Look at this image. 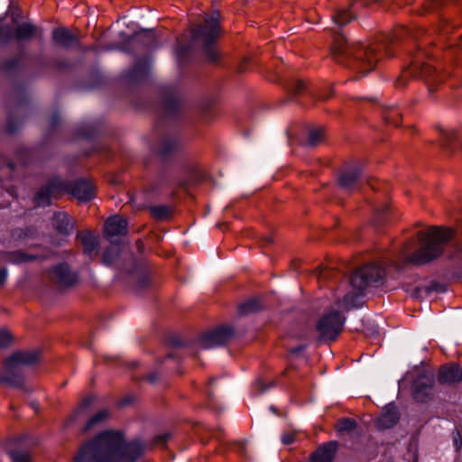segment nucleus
Instances as JSON below:
<instances>
[{"label": "nucleus", "instance_id": "nucleus-50", "mask_svg": "<svg viewBox=\"0 0 462 462\" xmlns=\"http://www.w3.org/2000/svg\"><path fill=\"white\" fill-rule=\"evenodd\" d=\"M457 257H459L462 260V245H457ZM452 257H456V256L452 255Z\"/></svg>", "mask_w": 462, "mask_h": 462}, {"label": "nucleus", "instance_id": "nucleus-43", "mask_svg": "<svg viewBox=\"0 0 462 462\" xmlns=\"http://www.w3.org/2000/svg\"><path fill=\"white\" fill-rule=\"evenodd\" d=\"M315 274L318 276V277H322L324 279H328L330 278L331 276V272L330 271H328V270H325V269H321V268H317L315 270Z\"/></svg>", "mask_w": 462, "mask_h": 462}, {"label": "nucleus", "instance_id": "nucleus-6", "mask_svg": "<svg viewBox=\"0 0 462 462\" xmlns=\"http://www.w3.org/2000/svg\"><path fill=\"white\" fill-rule=\"evenodd\" d=\"M40 358L41 352L38 349L13 353L4 362L3 370L0 371V383L24 389V367L38 363Z\"/></svg>", "mask_w": 462, "mask_h": 462}, {"label": "nucleus", "instance_id": "nucleus-41", "mask_svg": "<svg viewBox=\"0 0 462 462\" xmlns=\"http://www.w3.org/2000/svg\"><path fill=\"white\" fill-rule=\"evenodd\" d=\"M170 438V433L160 434L154 438V444L158 446H164Z\"/></svg>", "mask_w": 462, "mask_h": 462}, {"label": "nucleus", "instance_id": "nucleus-36", "mask_svg": "<svg viewBox=\"0 0 462 462\" xmlns=\"http://www.w3.org/2000/svg\"><path fill=\"white\" fill-rule=\"evenodd\" d=\"M179 106V100L175 96L166 97L164 99V107L169 114H173Z\"/></svg>", "mask_w": 462, "mask_h": 462}, {"label": "nucleus", "instance_id": "nucleus-53", "mask_svg": "<svg viewBox=\"0 0 462 462\" xmlns=\"http://www.w3.org/2000/svg\"><path fill=\"white\" fill-rule=\"evenodd\" d=\"M187 51V49L185 47H181L178 50L179 55H183Z\"/></svg>", "mask_w": 462, "mask_h": 462}, {"label": "nucleus", "instance_id": "nucleus-30", "mask_svg": "<svg viewBox=\"0 0 462 462\" xmlns=\"http://www.w3.org/2000/svg\"><path fill=\"white\" fill-rule=\"evenodd\" d=\"M38 259L35 254H31L23 251L18 250L10 253L8 255V261L14 263H22L26 262H32Z\"/></svg>", "mask_w": 462, "mask_h": 462}, {"label": "nucleus", "instance_id": "nucleus-59", "mask_svg": "<svg viewBox=\"0 0 462 462\" xmlns=\"http://www.w3.org/2000/svg\"><path fill=\"white\" fill-rule=\"evenodd\" d=\"M123 404H126L127 403V401L126 400H123Z\"/></svg>", "mask_w": 462, "mask_h": 462}, {"label": "nucleus", "instance_id": "nucleus-28", "mask_svg": "<svg viewBox=\"0 0 462 462\" xmlns=\"http://www.w3.org/2000/svg\"><path fill=\"white\" fill-rule=\"evenodd\" d=\"M94 401V397L87 396L85 397L79 405L75 409V411L69 416L67 420L64 423L65 427H69L71 423H73L79 416H80L84 411Z\"/></svg>", "mask_w": 462, "mask_h": 462}, {"label": "nucleus", "instance_id": "nucleus-16", "mask_svg": "<svg viewBox=\"0 0 462 462\" xmlns=\"http://www.w3.org/2000/svg\"><path fill=\"white\" fill-rule=\"evenodd\" d=\"M74 220L66 212H57L52 217V226L60 234L68 236L74 229Z\"/></svg>", "mask_w": 462, "mask_h": 462}, {"label": "nucleus", "instance_id": "nucleus-20", "mask_svg": "<svg viewBox=\"0 0 462 462\" xmlns=\"http://www.w3.org/2000/svg\"><path fill=\"white\" fill-rule=\"evenodd\" d=\"M360 176H361V169L360 168L356 167V168L346 170L339 174L338 184L344 189L352 190L356 187Z\"/></svg>", "mask_w": 462, "mask_h": 462}, {"label": "nucleus", "instance_id": "nucleus-26", "mask_svg": "<svg viewBox=\"0 0 462 462\" xmlns=\"http://www.w3.org/2000/svg\"><path fill=\"white\" fill-rule=\"evenodd\" d=\"M324 128L322 127L310 129L304 145L310 148L318 146L324 140Z\"/></svg>", "mask_w": 462, "mask_h": 462}, {"label": "nucleus", "instance_id": "nucleus-46", "mask_svg": "<svg viewBox=\"0 0 462 462\" xmlns=\"http://www.w3.org/2000/svg\"><path fill=\"white\" fill-rule=\"evenodd\" d=\"M306 346L304 345H300L297 347H293L290 349L289 353L291 355H300L305 350Z\"/></svg>", "mask_w": 462, "mask_h": 462}, {"label": "nucleus", "instance_id": "nucleus-38", "mask_svg": "<svg viewBox=\"0 0 462 462\" xmlns=\"http://www.w3.org/2000/svg\"><path fill=\"white\" fill-rule=\"evenodd\" d=\"M289 88L293 95H300L304 92L306 84L302 79H296L291 83Z\"/></svg>", "mask_w": 462, "mask_h": 462}, {"label": "nucleus", "instance_id": "nucleus-22", "mask_svg": "<svg viewBox=\"0 0 462 462\" xmlns=\"http://www.w3.org/2000/svg\"><path fill=\"white\" fill-rule=\"evenodd\" d=\"M110 411L107 409H103L98 411L93 416L89 418L88 422L82 428V432L86 433L89 430H92L99 426H101L104 422H106L110 418Z\"/></svg>", "mask_w": 462, "mask_h": 462}, {"label": "nucleus", "instance_id": "nucleus-5", "mask_svg": "<svg viewBox=\"0 0 462 462\" xmlns=\"http://www.w3.org/2000/svg\"><path fill=\"white\" fill-rule=\"evenodd\" d=\"M70 193L79 201H88L94 198V187L91 182L79 180L74 182H64L61 179L51 180L35 195V203L39 207L50 205L51 199L57 198L60 193Z\"/></svg>", "mask_w": 462, "mask_h": 462}, {"label": "nucleus", "instance_id": "nucleus-14", "mask_svg": "<svg viewBox=\"0 0 462 462\" xmlns=\"http://www.w3.org/2000/svg\"><path fill=\"white\" fill-rule=\"evenodd\" d=\"M337 448V441H328L319 447L310 455V462H333Z\"/></svg>", "mask_w": 462, "mask_h": 462}, {"label": "nucleus", "instance_id": "nucleus-27", "mask_svg": "<svg viewBox=\"0 0 462 462\" xmlns=\"http://www.w3.org/2000/svg\"><path fill=\"white\" fill-rule=\"evenodd\" d=\"M262 309V303L258 299H249L238 306V311L242 315L253 314Z\"/></svg>", "mask_w": 462, "mask_h": 462}, {"label": "nucleus", "instance_id": "nucleus-47", "mask_svg": "<svg viewBox=\"0 0 462 462\" xmlns=\"http://www.w3.org/2000/svg\"><path fill=\"white\" fill-rule=\"evenodd\" d=\"M7 277V271L5 268L0 269V286H3Z\"/></svg>", "mask_w": 462, "mask_h": 462}, {"label": "nucleus", "instance_id": "nucleus-18", "mask_svg": "<svg viewBox=\"0 0 462 462\" xmlns=\"http://www.w3.org/2000/svg\"><path fill=\"white\" fill-rule=\"evenodd\" d=\"M52 40L65 49H69L79 42L78 36L64 27L55 28L52 32Z\"/></svg>", "mask_w": 462, "mask_h": 462}, {"label": "nucleus", "instance_id": "nucleus-8", "mask_svg": "<svg viewBox=\"0 0 462 462\" xmlns=\"http://www.w3.org/2000/svg\"><path fill=\"white\" fill-rule=\"evenodd\" d=\"M411 78L424 80L429 87L430 92L433 91L431 82L437 83L441 81L439 76L435 74L433 68L428 64H425L418 58L414 59L411 65L406 68L402 72L401 76L396 79V88H404L407 85L409 79Z\"/></svg>", "mask_w": 462, "mask_h": 462}, {"label": "nucleus", "instance_id": "nucleus-56", "mask_svg": "<svg viewBox=\"0 0 462 462\" xmlns=\"http://www.w3.org/2000/svg\"><path fill=\"white\" fill-rule=\"evenodd\" d=\"M388 208L387 206H384L383 208H382V213H385L387 211Z\"/></svg>", "mask_w": 462, "mask_h": 462}, {"label": "nucleus", "instance_id": "nucleus-57", "mask_svg": "<svg viewBox=\"0 0 462 462\" xmlns=\"http://www.w3.org/2000/svg\"><path fill=\"white\" fill-rule=\"evenodd\" d=\"M328 98H329V96H321L320 97V99H322V100H326Z\"/></svg>", "mask_w": 462, "mask_h": 462}, {"label": "nucleus", "instance_id": "nucleus-49", "mask_svg": "<svg viewBox=\"0 0 462 462\" xmlns=\"http://www.w3.org/2000/svg\"><path fill=\"white\" fill-rule=\"evenodd\" d=\"M149 283V279L147 276H143L141 278L140 282H139V288L140 289H143L144 288L145 286H147Z\"/></svg>", "mask_w": 462, "mask_h": 462}, {"label": "nucleus", "instance_id": "nucleus-21", "mask_svg": "<svg viewBox=\"0 0 462 462\" xmlns=\"http://www.w3.org/2000/svg\"><path fill=\"white\" fill-rule=\"evenodd\" d=\"M180 143L176 136L163 137L157 148V152L162 157L166 158L174 153L180 147Z\"/></svg>", "mask_w": 462, "mask_h": 462}, {"label": "nucleus", "instance_id": "nucleus-12", "mask_svg": "<svg viewBox=\"0 0 462 462\" xmlns=\"http://www.w3.org/2000/svg\"><path fill=\"white\" fill-rule=\"evenodd\" d=\"M48 277L60 289L71 288L79 282L77 273L65 263L51 267L48 272Z\"/></svg>", "mask_w": 462, "mask_h": 462}, {"label": "nucleus", "instance_id": "nucleus-25", "mask_svg": "<svg viewBox=\"0 0 462 462\" xmlns=\"http://www.w3.org/2000/svg\"><path fill=\"white\" fill-rule=\"evenodd\" d=\"M149 69L148 60L142 59L135 62L133 69L129 72V78L131 80H138L146 76Z\"/></svg>", "mask_w": 462, "mask_h": 462}, {"label": "nucleus", "instance_id": "nucleus-3", "mask_svg": "<svg viewBox=\"0 0 462 462\" xmlns=\"http://www.w3.org/2000/svg\"><path fill=\"white\" fill-rule=\"evenodd\" d=\"M383 49L386 55H392L388 47L383 43L365 45L361 42H349L343 34L337 33L334 38L331 53L337 63L365 76L375 69Z\"/></svg>", "mask_w": 462, "mask_h": 462}, {"label": "nucleus", "instance_id": "nucleus-17", "mask_svg": "<svg viewBox=\"0 0 462 462\" xmlns=\"http://www.w3.org/2000/svg\"><path fill=\"white\" fill-rule=\"evenodd\" d=\"M105 232L107 236L125 235L127 232V221L120 216L109 217L105 224Z\"/></svg>", "mask_w": 462, "mask_h": 462}, {"label": "nucleus", "instance_id": "nucleus-52", "mask_svg": "<svg viewBox=\"0 0 462 462\" xmlns=\"http://www.w3.org/2000/svg\"><path fill=\"white\" fill-rule=\"evenodd\" d=\"M8 131L10 133H14L15 131V128L13 126V124L11 121L8 122Z\"/></svg>", "mask_w": 462, "mask_h": 462}, {"label": "nucleus", "instance_id": "nucleus-13", "mask_svg": "<svg viewBox=\"0 0 462 462\" xmlns=\"http://www.w3.org/2000/svg\"><path fill=\"white\" fill-rule=\"evenodd\" d=\"M462 381V368L457 364L441 365L439 370L438 382L441 384H455Z\"/></svg>", "mask_w": 462, "mask_h": 462}, {"label": "nucleus", "instance_id": "nucleus-33", "mask_svg": "<svg viewBox=\"0 0 462 462\" xmlns=\"http://www.w3.org/2000/svg\"><path fill=\"white\" fill-rule=\"evenodd\" d=\"M154 40L155 35L152 31H143L134 35L131 41L134 42H141L145 46H151L153 44Z\"/></svg>", "mask_w": 462, "mask_h": 462}, {"label": "nucleus", "instance_id": "nucleus-51", "mask_svg": "<svg viewBox=\"0 0 462 462\" xmlns=\"http://www.w3.org/2000/svg\"><path fill=\"white\" fill-rule=\"evenodd\" d=\"M59 122V116L58 115H54L51 118V125L52 126H55V125H57Z\"/></svg>", "mask_w": 462, "mask_h": 462}, {"label": "nucleus", "instance_id": "nucleus-44", "mask_svg": "<svg viewBox=\"0 0 462 462\" xmlns=\"http://www.w3.org/2000/svg\"><path fill=\"white\" fill-rule=\"evenodd\" d=\"M144 379L147 380L150 383H154L158 379V374L155 372H152L145 375Z\"/></svg>", "mask_w": 462, "mask_h": 462}, {"label": "nucleus", "instance_id": "nucleus-15", "mask_svg": "<svg viewBox=\"0 0 462 462\" xmlns=\"http://www.w3.org/2000/svg\"><path fill=\"white\" fill-rule=\"evenodd\" d=\"M400 420L398 409L393 404H388L383 410L381 415L376 420L377 428L382 430L391 429L397 424Z\"/></svg>", "mask_w": 462, "mask_h": 462}, {"label": "nucleus", "instance_id": "nucleus-37", "mask_svg": "<svg viewBox=\"0 0 462 462\" xmlns=\"http://www.w3.org/2000/svg\"><path fill=\"white\" fill-rule=\"evenodd\" d=\"M10 457L14 462H31V457L29 453L20 450H14L10 452Z\"/></svg>", "mask_w": 462, "mask_h": 462}, {"label": "nucleus", "instance_id": "nucleus-55", "mask_svg": "<svg viewBox=\"0 0 462 462\" xmlns=\"http://www.w3.org/2000/svg\"><path fill=\"white\" fill-rule=\"evenodd\" d=\"M7 168L10 170V171H14V168H15V164L14 162H8L7 164Z\"/></svg>", "mask_w": 462, "mask_h": 462}, {"label": "nucleus", "instance_id": "nucleus-31", "mask_svg": "<svg viewBox=\"0 0 462 462\" xmlns=\"http://www.w3.org/2000/svg\"><path fill=\"white\" fill-rule=\"evenodd\" d=\"M357 427V423L354 419L351 418H341L339 419L335 428L338 433H350Z\"/></svg>", "mask_w": 462, "mask_h": 462}, {"label": "nucleus", "instance_id": "nucleus-32", "mask_svg": "<svg viewBox=\"0 0 462 462\" xmlns=\"http://www.w3.org/2000/svg\"><path fill=\"white\" fill-rule=\"evenodd\" d=\"M456 143L462 150V137H458L455 132L443 134V146L445 149L453 151L452 143Z\"/></svg>", "mask_w": 462, "mask_h": 462}, {"label": "nucleus", "instance_id": "nucleus-54", "mask_svg": "<svg viewBox=\"0 0 462 462\" xmlns=\"http://www.w3.org/2000/svg\"><path fill=\"white\" fill-rule=\"evenodd\" d=\"M172 344L175 346H181L182 344L180 343V340H177V339H172Z\"/></svg>", "mask_w": 462, "mask_h": 462}, {"label": "nucleus", "instance_id": "nucleus-11", "mask_svg": "<svg viewBox=\"0 0 462 462\" xmlns=\"http://www.w3.org/2000/svg\"><path fill=\"white\" fill-rule=\"evenodd\" d=\"M234 335L235 331L231 326H220L202 334L197 344L200 348L208 349L226 344Z\"/></svg>", "mask_w": 462, "mask_h": 462}, {"label": "nucleus", "instance_id": "nucleus-39", "mask_svg": "<svg viewBox=\"0 0 462 462\" xmlns=\"http://www.w3.org/2000/svg\"><path fill=\"white\" fill-rule=\"evenodd\" d=\"M298 434L299 432L296 430L284 432L282 436V442L284 445H291L296 440Z\"/></svg>", "mask_w": 462, "mask_h": 462}, {"label": "nucleus", "instance_id": "nucleus-2", "mask_svg": "<svg viewBox=\"0 0 462 462\" xmlns=\"http://www.w3.org/2000/svg\"><path fill=\"white\" fill-rule=\"evenodd\" d=\"M454 231L451 228L431 227L429 231L417 234L419 245L412 249L413 241L402 245L393 264L399 269L404 265H423L439 258L444 251L445 245L452 239Z\"/></svg>", "mask_w": 462, "mask_h": 462}, {"label": "nucleus", "instance_id": "nucleus-4", "mask_svg": "<svg viewBox=\"0 0 462 462\" xmlns=\"http://www.w3.org/2000/svg\"><path fill=\"white\" fill-rule=\"evenodd\" d=\"M386 279L384 267L380 263H367L356 269L350 277L352 291L346 293L343 304L346 310L361 306V296L374 286L383 285Z\"/></svg>", "mask_w": 462, "mask_h": 462}, {"label": "nucleus", "instance_id": "nucleus-9", "mask_svg": "<svg viewBox=\"0 0 462 462\" xmlns=\"http://www.w3.org/2000/svg\"><path fill=\"white\" fill-rule=\"evenodd\" d=\"M345 320V317L338 311H330L323 315L316 326L319 340H335L343 330Z\"/></svg>", "mask_w": 462, "mask_h": 462}, {"label": "nucleus", "instance_id": "nucleus-24", "mask_svg": "<svg viewBox=\"0 0 462 462\" xmlns=\"http://www.w3.org/2000/svg\"><path fill=\"white\" fill-rule=\"evenodd\" d=\"M151 217L157 221L168 220L172 217L173 210L169 205H157L147 207Z\"/></svg>", "mask_w": 462, "mask_h": 462}, {"label": "nucleus", "instance_id": "nucleus-40", "mask_svg": "<svg viewBox=\"0 0 462 462\" xmlns=\"http://www.w3.org/2000/svg\"><path fill=\"white\" fill-rule=\"evenodd\" d=\"M12 340V336L7 330H0V348L9 346Z\"/></svg>", "mask_w": 462, "mask_h": 462}, {"label": "nucleus", "instance_id": "nucleus-1", "mask_svg": "<svg viewBox=\"0 0 462 462\" xmlns=\"http://www.w3.org/2000/svg\"><path fill=\"white\" fill-rule=\"evenodd\" d=\"M142 452L140 442L125 443L122 432L105 430L80 445L71 462H135Z\"/></svg>", "mask_w": 462, "mask_h": 462}, {"label": "nucleus", "instance_id": "nucleus-23", "mask_svg": "<svg viewBox=\"0 0 462 462\" xmlns=\"http://www.w3.org/2000/svg\"><path fill=\"white\" fill-rule=\"evenodd\" d=\"M77 238L82 245L84 254L91 257L97 247V238L88 231L79 233Z\"/></svg>", "mask_w": 462, "mask_h": 462}, {"label": "nucleus", "instance_id": "nucleus-45", "mask_svg": "<svg viewBox=\"0 0 462 462\" xmlns=\"http://www.w3.org/2000/svg\"><path fill=\"white\" fill-rule=\"evenodd\" d=\"M273 384V383H270L268 385H265L263 383V380H258L256 382V385L258 387V392L259 393H263L266 389H268L271 385Z\"/></svg>", "mask_w": 462, "mask_h": 462}, {"label": "nucleus", "instance_id": "nucleus-7", "mask_svg": "<svg viewBox=\"0 0 462 462\" xmlns=\"http://www.w3.org/2000/svg\"><path fill=\"white\" fill-rule=\"evenodd\" d=\"M219 20L220 14L215 11L209 16L204 17L203 25H199L192 31L193 40L202 42L205 56L211 63H216L220 59L219 52L213 48V44L220 34Z\"/></svg>", "mask_w": 462, "mask_h": 462}, {"label": "nucleus", "instance_id": "nucleus-29", "mask_svg": "<svg viewBox=\"0 0 462 462\" xmlns=\"http://www.w3.org/2000/svg\"><path fill=\"white\" fill-rule=\"evenodd\" d=\"M120 254V245L113 244L103 253L102 263L106 265H112L118 259Z\"/></svg>", "mask_w": 462, "mask_h": 462}, {"label": "nucleus", "instance_id": "nucleus-10", "mask_svg": "<svg viewBox=\"0 0 462 462\" xmlns=\"http://www.w3.org/2000/svg\"><path fill=\"white\" fill-rule=\"evenodd\" d=\"M434 376L430 373L420 374L411 386L412 398L418 402L426 403L431 402L436 394Z\"/></svg>", "mask_w": 462, "mask_h": 462}, {"label": "nucleus", "instance_id": "nucleus-19", "mask_svg": "<svg viewBox=\"0 0 462 462\" xmlns=\"http://www.w3.org/2000/svg\"><path fill=\"white\" fill-rule=\"evenodd\" d=\"M34 36L42 37V31L32 23H23L15 27L13 37L22 42L30 41Z\"/></svg>", "mask_w": 462, "mask_h": 462}, {"label": "nucleus", "instance_id": "nucleus-42", "mask_svg": "<svg viewBox=\"0 0 462 462\" xmlns=\"http://www.w3.org/2000/svg\"><path fill=\"white\" fill-rule=\"evenodd\" d=\"M453 441L456 446L457 450H459L462 447V437L458 430L453 431Z\"/></svg>", "mask_w": 462, "mask_h": 462}, {"label": "nucleus", "instance_id": "nucleus-35", "mask_svg": "<svg viewBox=\"0 0 462 462\" xmlns=\"http://www.w3.org/2000/svg\"><path fill=\"white\" fill-rule=\"evenodd\" d=\"M419 291H424L426 294H430L432 291L442 292L445 291L446 286L443 283L438 282H430L428 285L418 288Z\"/></svg>", "mask_w": 462, "mask_h": 462}, {"label": "nucleus", "instance_id": "nucleus-34", "mask_svg": "<svg viewBox=\"0 0 462 462\" xmlns=\"http://www.w3.org/2000/svg\"><path fill=\"white\" fill-rule=\"evenodd\" d=\"M353 19L355 17L347 10H340L333 16L334 23L338 26H344Z\"/></svg>", "mask_w": 462, "mask_h": 462}, {"label": "nucleus", "instance_id": "nucleus-58", "mask_svg": "<svg viewBox=\"0 0 462 462\" xmlns=\"http://www.w3.org/2000/svg\"><path fill=\"white\" fill-rule=\"evenodd\" d=\"M367 183H368L372 188H374V187H373V185L371 184L370 180H367Z\"/></svg>", "mask_w": 462, "mask_h": 462}, {"label": "nucleus", "instance_id": "nucleus-48", "mask_svg": "<svg viewBox=\"0 0 462 462\" xmlns=\"http://www.w3.org/2000/svg\"><path fill=\"white\" fill-rule=\"evenodd\" d=\"M273 242V238L271 236H263L261 237V243H262V246H266L268 245L269 244H271Z\"/></svg>", "mask_w": 462, "mask_h": 462}]
</instances>
